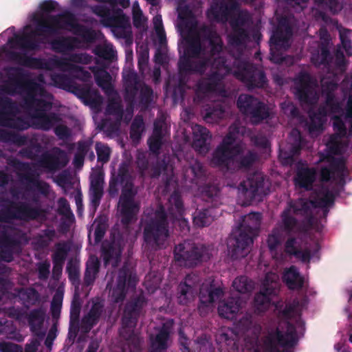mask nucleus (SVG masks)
<instances>
[{"mask_svg":"<svg viewBox=\"0 0 352 352\" xmlns=\"http://www.w3.org/2000/svg\"><path fill=\"white\" fill-rule=\"evenodd\" d=\"M35 21L36 28L32 32L21 34L16 33L8 39V43L11 48L27 51L40 50L43 41L36 38V36L53 35L59 30H65L71 31L87 43H93L97 38L95 30L78 23L75 14L68 10L56 15H36Z\"/></svg>","mask_w":352,"mask_h":352,"instance_id":"nucleus-1","label":"nucleus"},{"mask_svg":"<svg viewBox=\"0 0 352 352\" xmlns=\"http://www.w3.org/2000/svg\"><path fill=\"white\" fill-rule=\"evenodd\" d=\"M8 55L10 60L17 64L33 69L52 70L58 69L63 72H70L77 78L83 79L90 77V73L74 63L87 65L91 63V56L87 53H73L67 58L54 56L48 59L28 56L25 53L10 51Z\"/></svg>","mask_w":352,"mask_h":352,"instance_id":"nucleus-2","label":"nucleus"},{"mask_svg":"<svg viewBox=\"0 0 352 352\" xmlns=\"http://www.w3.org/2000/svg\"><path fill=\"white\" fill-rule=\"evenodd\" d=\"M142 239L145 250L160 249L169 236L167 212L162 204H158L152 216L142 220Z\"/></svg>","mask_w":352,"mask_h":352,"instance_id":"nucleus-3","label":"nucleus"},{"mask_svg":"<svg viewBox=\"0 0 352 352\" xmlns=\"http://www.w3.org/2000/svg\"><path fill=\"white\" fill-rule=\"evenodd\" d=\"M261 222L259 212H251L243 217L234 236L230 237L228 242L232 259H240L248 255L249 248L253 243V236L258 232Z\"/></svg>","mask_w":352,"mask_h":352,"instance_id":"nucleus-4","label":"nucleus"},{"mask_svg":"<svg viewBox=\"0 0 352 352\" xmlns=\"http://www.w3.org/2000/svg\"><path fill=\"white\" fill-rule=\"evenodd\" d=\"M32 200L36 204L35 206H32L24 201H10L9 206L0 210V222L9 223L12 220L23 222L38 219L45 220L47 210L40 206L39 196L36 193L34 194Z\"/></svg>","mask_w":352,"mask_h":352,"instance_id":"nucleus-5","label":"nucleus"},{"mask_svg":"<svg viewBox=\"0 0 352 352\" xmlns=\"http://www.w3.org/2000/svg\"><path fill=\"white\" fill-rule=\"evenodd\" d=\"M146 305V300L144 296H138L127 301L124 307L122 316V329L120 331L121 336L126 340H131L136 351H140V341L133 331L144 307Z\"/></svg>","mask_w":352,"mask_h":352,"instance_id":"nucleus-6","label":"nucleus"},{"mask_svg":"<svg viewBox=\"0 0 352 352\" xmlns=\"http://www.w3.org/2000/svg\"><path fill=\"white\" fill-rule=\"evenodd\" d=\"M201 197L204 201L210 203L202 210H197L193 214V223L196 226L203 228L209 226L217 216L216 208L220 204L219 188L214 184H207L199 188Z\"/></svg>","mask_w":352,"mask_h":352,"instance_id":"nucleus-7","label":"nucleus"},{"mask_svg":"<svg viewBox=\"0 0 352 352\" xmlns=\"http://www.w3.org/2000/svg\"><path fill=\"white\" fill-rule=\"evenodd\" d=\"M234 76L250 91L254 89H264L268 85V80L263 69L248 61L237 62Z\"/></svg>","mask_w":352,"mask_h":352,"instance_id":"nucleus-8","label":"nucleus"},{"mask_svg":"<svg viewBox=\"0 0 352 352\" xmlns=\"http://www.w3.org/2000/svg\"><path fill=\"white\" fill-rule=\"evenodd\" d=\"M174 258L182 265L194 267L209 259L210 255L204 245L185 241L175 246Z\"/></svg>","mask_w":352,"mask_h":352,"instance_id":"nucleus-9","label":"nucleus"},{"mask_svg":"<svg viewBox=\"0 0 352 352\" xmlns=\"http://www.w3.org/2000/svg\"><path fill=\"white\" fill-rule=\"evenodd\" d=\"M18 112V105L12 99L0 96V126L17 131H25L32 126L28 119L16 117Z\"/></svg>","mask_w":352,"mask_h":352,"instance_id":"nucleus-10","label":"nucleus"},{"mask_svg":"<svg viewBox=\"0 0 352 352\" xmlns=\"http://www.w3.org/2000/svg\"><path fill=\"white\" fill-rule=\"evenodd\" d=\"M8 82L2 86L1 90L10 96H14L17 93L28 91H35L40 89V84L28 76L21 67H11L7 69Z\"/></svg>","mask_w":352,"mask_h":352,"instance_id":"nucleus-11","label":"nucleus"},{"mask_svg":"<svg viewBox=\"0 0 352 352\" xmlns=\"http://www.w3.org/2000/svg\"><path fill=\"white\" fill-rule=\"evenodd\" d=\"M286 332L280 330V327H276L267 332L263 338V345L266 352H278V346H294L297 341L296 329L291 322L286 323Z\"/></svg>","mask_w":352,"mask_h":352,"instance_id":"nucleus-12","label":"nucleus"},{"mask_svg":"<svg viewBox=\"0 0 352 352\" xmlns=\"http://www.w3.org/2000/svg\"><path fill=\"white\" fill-rule=\"evenodd\" d=\"M292 36V29L289 19L286 16H280L278 19V25L274 30L270 39L271 50V59L275 63H282L283 58L281 55H276L274 50H287L289 46V40Z\"/></svg>","mask_w":352,"mask_h":352,"instance_id":"nucleus-13","label":"nucleus"},{"mask_svg":"<svg viewBox=\"0 0 352 352\" xmlns=\"http://www.w3.org/2000/svg\"><path fill=\"white\" fill-rule=\"evenodd\" d=\"M279 287L278 276L273 273L266 274L261 290L255 294L253 300V308L256 314H261L267 310L272 297L277 295Z\"/></svg>","mask_w":352,"mask_h":352,"instance_id":"nucleus-14","label":"nucleus"},{"mask_svg":"<svg viewBox=\"0 0 352 352\" xmlns=\"http://www.w3.org/2000/svg\"><path fill=\"white\" fill-rule=\"evenodd\" d=\"M239 111L250 118L253 124H258L270 116L266 104L258 98L247 94H241L236 102Z\"/></svg>","mask_w":352,"mask_h":352,"instance_id":"nucleus-15","label":"nucleus"},{"mask_svg":"<svg viewBox=\"0 0 352 352\" xmlns=\"http://www.w3.org/2000/svg\"><path fill=\"white\" fill-rule=\"evenodd\" d=\"M242 152L241 146H236L234 149L217 146L212 153L210 165L212 167L217 168L223 172L234 171V158Z\"/></svg>","mask_w":352,"mask_h":352,"instance_id":"nucleus-16","label":"nucleus"},{"mask_svg":"<svg viewBox=\"0 0 352 352\" xmlns=\"http://www.w3.org/2000/svg\"><path fill=\"white\" fill-rule=\"evenodd\" d=\"M69 162L66 152L56 147L52 151L42 153L37 160V165L47 173H54L65 168Z\"/></svg>","mask_w":352,"mask_h":352,"instance_id":"nucleus-17","label":"nucleus"},{"mask_svg":"<svg viewBox=\"0 0 352 352\" xmlns=\"http://www.w3.org/2000/svg\"><path fill=\"white\" fill-rule=\"evenodd\" d=\"M125 245V240L118 232L114 234L111 241L104 242L101 248V255L105 265L111 264L115 267L120 261L121 254Z\"/></svg>","mask_w":352,"mask_h":352,"instance_id":"nucleus-18","label":"nucleus"},{"mask_svg":"<svg viewBox=\"0 0 352 352\" xmlns=\"http://www.w3.org/2000/svg\"><path fill=\"white\" fill-rule=\"evenodd\" d=\"M312 84V77L308 72L299 73L295 80L294 94L300 102L312 104L316 102L317 98Z\"/></svg>","mask_w":352,"mask_h":352,"instance_id":"nucleus-19","label":"nucleus"},{"mask_svg":"<svg viewBox=\"0 0 352 352\" xmlns=\"http://www.w3.org/2000/svg\"><path fill=\"white\" fill-rule=\"evenodd\" d=\"M136 276L130 269L123 266L118 272L117 283L111 292V300L114 303L122 302L126 295V287L133 288L136 286Z\"/></svg>","mask_w":352,"mask_h":352,"instance_id":"nucleus-20","label":"nucleus"},{"mask_svg":"<svg viewBox=\"0 0 352 352\" xmlns=\"http://www.w3.org/2000/svg\"><path fill=\"white\" fill-rule=\"evenodd\" d=\"M47 91L45 89L40 85V89L35 91H28L23 98L24 106L30 111L33 112L34 118L39 116V113H45L52 107V103L44 99H39L36 96H45Z\"/></svg>","mask_w":352,"mask_h":352,"instance_id":"nucleus-21","label":"nucleus"},{"mask_svg":"<svg viewBox=\"0 0 352 352\" xmlns=\"http://www.w3.org/2000/svg\"><path fill=\"white\" fill-rule=\"evenodd\" d=\"M20 250V241L10 234L5 226L0 225V261L11 263L14 254Z\"/></svg>","mask_w":352,"mask_h":352,"instance_id":"nucleus-22","label":"nucleus"},{"mask_svg":"<svg viewBox=\"0 0 352 352\" xmlns=\"http://www.w3.org/2000/svg\"><path fill=\"white\" fill-rule=\"evenodd\" d=\"M264 177L259 173L250 175L247 179L240 183L239 191L244 197V204L250 205L263 189Z\"/></svg>","mask_w":352,"mask_h":352,"instance_id":"nucleus-23","label":"nucleus"},{"mask_svg":"<svg viewBox=\"0 0 352 352\" xmlns=\"http://www.w3.org/2000/svg\"><path fill=\"white\" fill-rule=\"evenodd\" d=\"M168 203L170 205L168 207L169 214L174 219H177L182 233L186 234L190 231V226L188 221L183 218L184 207L181 195L178 192L174 191L168 199Z\"/></svg>","mask_w":352,"mask_h":352,"instance_id":"nucleus-24","label":"nucleus"},{"mask_svg":"<svg viewBox=\"0 0 352 352\" xmlns=\"http://www.w3.org/2000/svg\"><path fill=\"white\" fill-rule=\"evenodd\" d=\"M25 168L28 169V171L25 173L21 176L22 180L25 181L27 184L26 189L32 192H38L40 195L45 197H47L50 193V185L40 179V175L35 170L30 169L28 164H23Z\"/></svg>","mask_w":352,"mask_h":352,"instance_id":"nucleus-25","label":"nucleus"},{"mask_svg":"<svg viewBox=\"0 0 352 352\" xmlns=\"http://www.w3.org/2000/svg\"><path fill=\"white\" fill-rule=\"evenodd\" d=\"M119 177L120 178V184L122 186L119 202L135 201V197L137 192L133 189V183L131 175L129 173V166L124 162H122L119 166Z\"/></svg>","mask_w":352,"mask_h":352,"instance_id":"nucleus-26","label":"nucleus"},{"mask_svg":"<svg viewBox=\"0 0 352 352\" xmlns=\"http://www.w3.org/2000/svg\"><path fill=\"white\" fill-rule=\"evenodd\" d=\"M173 320L167 321L162 324L157 334L151 336V349L149 352H166L168 341L170 338Z\"/></svg>","mask_w":352,"mask_h":352,"instance_id":"nucleus-27","label":"nucleus"},{"mask_svg":"<svg viewBox=\"0 0 352 352\" xmlns=\"http://www.w3.org/2000/svg\"><path fill=\"white\" fill-rule=\"evenodd\" d=\"M118 206L120 223L126 230H129L130 225L135 223L138 220L140 205L138 201H124L119 202Z\"/></svg>","mask_w":352,"mask_h":352,"instance_id":"nucleus-28","label":"nucleus"},{"mask_svg":"<svg viewBox=\"0 0 352 352\" xmlns=\"http://www.w3.org/2000/svg\"><path fill=\"white\" fill-rule=\"evenodd\" d=\"M319 43L318 50L311 54V62L316 67L324 66L329 67L331 65L333 57L330 52V42L328 38H324Z\"/></svg>","mask_w":352,"mask_h":352,"instance_id":"nucleus-29","label":"nucleus"},{"mask_svg":"<svg viewBox=\"0 0 352 352\" xmlns=\"http://www.w3.org/2000/svg\"><path fill=\"white\" fill-rule=\"evenodd\" d=\"M223 75L219 71H212L197 84L198 91L210 94L219 91L222 88Z\"/></svg>","mask_w":352,"mask_h":352,"instance_id":"nucleus-30","label":"nucleus"},{"mask_svg":"<svg viewBox=\"0 0 352 352\" xmlns=\"http://www.w3.org/2000/svg\"><path fill=\"white\" fill-rule=\"evenodd\" d=\"M124 80V99L130 107L136 104V96L138 93V87L143 82L140 81L138 74L134 72H128L123 75Z\"/></svg>","mask_w":352,"mask_h":352,"instance_id":"nucleus-31","label":"nucleus"},{"mask_svg":"<svg viewBox=\"0 0 352 352\" xmlns=\"http://www.w3.org/2000/svg\"><path fill=\"white\" fill-rule=\"evenodd\" d=\"M46 316V310L43 307L33 309L26 314L31 332L38 338H43L45 332L43 331Z\"/></svg>","mask_w":352,"mask_h":352,"instance_id":"nucleus-32","label":"nucleus"},{"mask_svg":"<svg viewBox=\"0 0 352 352\" xmlns=\"http://www.w3.org/2000/svg\"><path fill=\"white\" fill-rule=\"evenodd\" d=\"M74 89L72 93L80 98L85 104L91 107H97L101 104L102 97L98 91L92 90L89 86L78 85Z\"/></svg>","mask_w":352,"mask_h":352,"instance_id":"nucleus-33","label":"nucleus"},{"mask_svg":"<svg viewBox=\"0 0 352 352\" xmlns=\"http://www.w3.org/2000/svg\"><path fill=\"white\" fill-rule=\"evenodd\" d=\"M104 176L98 173L91 175L90 182V206L95 212L100 206L104 194Z\"/></svg>","mask_w":352,"mask_h":352,"instance_id":"nucleus-34","label":"nucleus"},{"mask_svg":"<svg viewBox=\"0 0 352 352\" xmlns=\"http://www.w3.org/2000/svg\"><path fill=\"white\" fill-rule=\"evenodd\" d=\"M80 40L75 36H58L52 39L50 45L52 51L63 54L74 51L78 47Z\"/></svg>","mask_w":352,"mask_h":352,"instance_id":"nucleus-35","label":"nucleus"},{"mask_svg":"<svg viewBox=\"0 0 352 352\" xmlns=\"http://www.w3.org/2000/svg\"><path fill=\"white\" fill-rule=\"evenodd\" d=\"M193 141L192 147L199 153H206L208 151L207 141L211 138L209 130L199 124L192 127Z\"/></svg>","mask_w":352,"mask_h":352,"instance_id":"nucleus-36","label":"nucleus"},{"mask_svg":"<svg viewBox=\"0 0 352 352\" xmlns=\"http://www.w3.org/2000/svg\"><path fill=\"white\" fill-rule=\"evenodd\" d=\"M282 278L290 290H299L304 286V277L300 275L298 268L294 265L284 270Z\"/></svg>","mask_w":352,"mask_h":352,"instance_id":"nucleus-37","label":"nucleus"},{"mask_svg":"<svg viewBox=\"0 0 352 352\" xmlns=\"http://www.w3.org/2000/svg\"><path fill=\"white\" fill-rule=\"evenodd\" d=\"M241 300L231 297L220 302L218 306V313L222 318L232 320L241 309Z\"/></svg>","mask_w":352,"mask_h":352,"instance_id":"nucleus-38","label":"nucleus"},{"mask_svg":"<svg viewBox=\"0 0 352 352\" xmlns=\"http://www.w3.org/2000/svg\"><path fill=\"white\" fill-rule=\"evenodd\" d=\"M223 295V289L220 287L210 285L207 289H201L199 293V305L198 309L200 314L202 309L219 300Z\"/></svg>","mask_w":352,"mask_h":352,"instance_id":"nucleus-39","label":"nucleus"},{"mask_svg":"<svg viewBox=\"0 0 352 352\" xmlns=\"http://www.w3.org/2000/svg\"><path fill=\"white\" fill-rule=\"evenodd\" d=\"M105 27L115 28L121 29L123 32H125V29L130 28V21L121 9L115 10L113 14H111L110 17L107 19V23ZM131 35V32H124L123 37L127 38V36Z\"/></svg>","mask_w":352,"mask_h":352,"instance_id":"nucleus-40","label":"nucleus"},{"mask_svg":"<svg viewBox=\"0 0 352 352\" xmlns=\"http://www.w3.org/2000/svg\"><path fill=\"white\" fill-rule=\"evenodd\" d=\"M316 178V170L314 168H302L296 174V184L300 188L311 190Z\"/></svg>","mask_w":352,"mask_h":352,"instance_id":"nucleus-41","label":"nucleus"},{"mask_svg":"<svg viewBox=\"0 0 352 352\" xmlns=\"http://www.w3.org/2000/svg\"><path fill=\"white\" fill-rule=\"evenodd\" d=\"M280 218V227L287 234L301 233L304 230L298 219L290 214V209H285L281 213Z\"/></svg>","mask_w":352,"mask_h":352,"instance_id":"nucleus-42","label":"nucleus"},{"mask_svg":"<svg viewBox=\"0 0 352 352\" xmlns=\"http://www.w3.org/2000/svg\"><path fill=\"white\" fill-rule=\"evenodd\" d=\"M238 328L243 333H250L257 339L261 331V326L253 321V317L250 314H245L238 322Z\"/></svg>","mask_w":352,"mask_h":352,"instance_id":"nucleus-43","label":"nucleus"},{"mask_svg":"<svg viewBox=\"0 0 352 352\" xmlns=\"http://www.w3.org/2000/svg\"><path fill=\"white\" fill-rule=\"evenodd\" d=\"M190 275H187L184 282H181L177 288V302L179 305H187L195 298V288L187 283Z\"/></svg>","mask_w":352,"mask_h":352,"instance_id":"nucleus-44","label":"nucleus"},{"mask_svg":"<svg viewBox=\"0 0 352 352\" xmlns=\"http://www.w3.org/2000/svg\"><path fill=\"white\" fill-rule=\"evenodd\" d=\"M39 114V116L35 118L37 120L36 122L32 124V127L36 129L49 131L61 120L59 115L54 112Z\"/></svg>","mask_w":352,"mask_h":352,"instance_id":"nucleus-45","label":"nucleus"},{"mask_svg":"<svg viewBox=\"0 0 352 352\" xmlns=\"http://www.w3.org/2000/svg\"><path fill=\"white\" fill-rule=\"evenodd\" d=\"M16 292L17 297L27 309L30 306L36 305L40 301V294L33 287L19 288Z\"/></svg>","mask_w":352,"mask_h":352,"instance_id":"nucleus-46","label":"nucleus"},{"mask_svg":"<svg viewBox=\"0 0 352 352\" xmlns=\"http://www.w3.org/2000/svg\"><path fill=\"white\" fill-rule=\"evenodd\" d=\"M138 97L136 96V103L142 109H147L153 101L154 92L152 87L144 82L138 87Z\"/></svg>","mask_w":352,"mask_h":352,"instance_id":"nucleus-47","label":"nucleus"},{"mask_svg":"<svg viewBox=\"0 0 352 352\" xmlns=\"http://www.w3.org/2000/svg\"><path fill=\"white\" fill-rule=\"evenodd\" d=\"M192 175L191 182L197 185L205 181L206 178V170L204 165L198 160L192 161L186 169L185 175Z\"/></svg>","mask_w":352,"mask_h":352,"instance_id":"nucleus-48","label":"nucleus"},{"mask_svg":"<svg viewBox=\"0 0 352 352\" xmlns=\"http://www.w3.org/2000/svg\"><path fill=\"white\" fill-rule=\"evenodd\" d=\"M250 40V35L245 28H232L228 36V44L234 47L245 46Z\"/></svg>","mask_w":352,"mask_h":352,"instance_id":"nucleus-49","label":"nucleus"},{"mask_svg":"<svg viewBox=\"0 0 352 352\" xmlns=\"http://www.w3.org/2000/svg\"><path fill=\"white\" fill-rule=\"evenodd\" d=\"M258 160V155L253 151H248L245 155H239L234 158V171L241 169L250 168L254 162Z\"/></svg>","mask_w":352,"mask_h":352,"instance_id":"nucleus-50","label":"nucleus"},{"mask_svg":"<svg viewBox=\"0 0 352 352\" xmlns=\"http://www.w3.org/2000/svg\"><path fill=\"white\" fill-rule=\"evenodd\" d=\"M319 162H327L331 168L343 176L345 172L346 163L343 157H335L330 153H319Z\"/></svg>","mask_w":352,"mask_h":352,"instance_id":"nucleus-51","label":"nucleus"},{"mask_svg":"<svg viewBox=\"0 0 352 352\" xmlns=\"http://www.w3.org/2000/svg\"><path fill=\"white\" fill-rule=\"evenodd\" d=\"M102 311V305L100 303L96 302L92 305L87 315L82 320V324L86 326L87 331H90L98 323Z\"/></svg>","mask_w":352,"mask_h":352,"instance_id":"nucleus-52","label":"nucleus"},{"mask_svg":"<svg viewBox=\"0 0 352 352\" xmlns=\"http://www.w3.org/2000/svg\"><path fill=\"white\" fill-rule=\"evenodd\" d=\"M99 269L100 262L97 258H92L87 262L83 279L85 286H90L94 284Z\"/></svg>","mask_w":352,"mask_h":352,"instance_id":"nucleus-53","label":"nucleus"},{"mask_svg":"<svg viewBox=\"0 0 352 352\" xmlns=\"http://www.w3.org/2000/svg\"><path fill=\"white\" fill-rule=\"evenodd\" d=\"M0 141L12 143L18 146H25L29 142L27 135L0 129Z\"/></svg>","mask_w":352,"mask_h":352,"instance_id":"nucleus-54","label":"nucleus"},{"mask_svg":"<svg viewBox=\"0 0 352 352\" xmlns=\"http://www.w3.org/2000/svg\"><path fill=\"white\" fill-rule=\"evenodd\" d=\"M28 145L22 148L19 151V155L28 160H36L42 151V146L36 139L32 138L28 143Z\"/></svg>","mask_w":352,"mask_h":352,"instance_id":"nucleus-55","label":"nucleus"},{"mask_svg":"<svg viewBox=\"0 0 352 352\" xmlns=\"http://www.w3.org/2000/svg\"><path fill=\"white\" fill-rule=\"evenodd\" d=\"M51 80L56 87L72 93L74 90V87L78 85L71 77L64 74H54L51 76Z\"/></svg>","mask_w":352,"mask_h":352,"instance_id":"nucleus-56","label":"nucleus"},{"mask_svg":"<svg viewBox=\"0 0 352 352\" xmlns=\"http://www.w3.org/2000/svg\"><path fill=\"white\" fill-rule=\"evenodd\" d=\"M288 206L289 208L287 209H290V211L292 210L294 214L300 216L307 215L310 213L313 208L311 200L307 201L302 198L289 202Z\"/></svg>","mask_w":352,"mask_h":352,"instance_id":"nucleus-57","label":"nucleus"},{"mask_svg":"<svg viewBox=\"0 0 352 352\" xmlns=\"http://www.w3.org/2000/svg\"><path fill=\"white\" fill-rule=\"evenodd\" d=\"M224 113L225 109L221 104H213L206 109L204 118L207 122H217L223 118Z\"/></svg>","mask_w":352,"mask_h":352,"instance_id":"nucleus-58","label":"nucleus"},{"mask_svg":"<svg viewBox=\"0 0 352 352\" xmlns=\"http://www.w3.org/2000/svg\"><path fill=\"white\" fill-rule=\"evenodd\" d=\"M186 42L187 45L184 54L194 58H199L202 51H204L199 36L189 37Z\"/></svg>","mask_w":352,"mask_h":352,"instance_id":"nucleus-59","label":"nucleus"},{"mask_svg":"<svg viewBox=\"0 0 352 352\" xmlns=\"http://www.w3.org/2000/svg\"><path fill=\"white\" fill-rule=\"evenodd\" d=\"M177 12L179 19L186 28L195 25V15L189 5H179L177 8Z\"/></svg>","mask_w":352,"mask_h":352,"instance_id":"nucleus-60","label":"nucleus"},{"mask_svg":"<svg viewBox=\"0 0 352 352\" xmlns=\"http://www.w3.org/2000/svg\"><path fill=\"white\" fill-rule=\"evenodd\" d=\"M336 197L333 192L326 190L321 197H316L311 200L314 208H330L333 206Z\"/></svg>","mask_w":352,"mask_h":352,"instance_id":"nucleus-61","label":"nucleus"},{"mask_svg":"<svg viewBox=\"0 0 352 352\" xmlns=\"http://www.w3.org/2000/svg\"><path fill=\"white\" fill-rule=\"evenodd\" d=\"M232 287L240 294H248L253 290L254 283L246 276H240L234 280Z\"/></svg>","mask_w":352,"mask_h":352,"instance_id":"nucleus-62","label":"nucleus"},{"mask_svg":"<svg viewBox=\"0 0 352 352\" xmlns=\"http://www.w3.org/2000/svg\"><path fill=\"white\" fill-rule=\"evenodd\" d=\"M230 9L228 6L221 4L219 6H212L208 12V16L218 23H225L228 20Z\"/></svg>","mask_w":352,"mask_h":352,"instance_id":"nucleus-63","label":"nucleus"},{"mask_svg":"<svg viewBox=\"0 0 352 352\" xmlns=\"http://www.w3.org/2000/svg\"><path fill=\"white\" fill-rule=\"evenodd\" d=\"M144 130V122L142 116H136L131 124L130 138L133 141L138 142L141 139Z\"/></svg>","mask_w":352,"mask_h":352,"instance_id":"nucleus-64","label":"nucleus"}]
</instances>
